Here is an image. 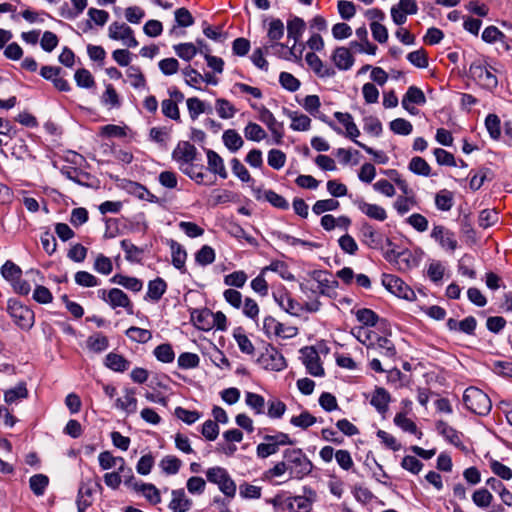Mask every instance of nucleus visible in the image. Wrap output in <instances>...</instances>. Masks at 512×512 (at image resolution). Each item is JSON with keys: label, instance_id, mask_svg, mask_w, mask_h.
Segmentation results:
<instances>
[{"label": "nucleus", "instance_id": "f257e3e1", "mask_svg": "<svg viewBox=\"0 0 512 512\" xmlns=\"http://www.w3.org/2000/svg\"><path fill=\"white\" fill-rule=\"evenodd\" d=\"M287 461L290 478L302 479L312 472L313 464L300 448H288L283 451Z\"/></svg>", "mask_w": 512, "mask_h": 512}, {"label": "nucleus", "instance_id": "f03ea898", "mask_svg": "<svg viewBox=\"0 0 512 512\" xmlns=\"http://www.w3.org/2000/svg\"><path fill=\"white\" fill-rule=\"evenodd\" d=\"M469 76L482 88L492 91L498 85L495 69L484 60H475L469 67Z\"/></svg>", "mask_w": 512, "mask_h": 512}, {"label": "nucleus", "instance_id": "7ed1b4c3", "mask_svg": "<svg viewBox=\"0 0 512 512\" xmlns=\"http://www.w3.org/2000/svg\"><path fill=\"white\" fill-rule=\"evenodd\" d=\"M463 402L468 410L480 416L487 415L492 408L489 396L476 387H468L463 394Z\"/></svg>", "mask_w": 512, "mask_h": 512}, {"label": "nucleus", "instance_id": "20e7f679", "mask_svg": "<svg viewBox=\"0 0 512 512\" xmlns=\"http://www.w3.org/2000/svg\"><path fill=\"white\" fill-rule=\"evenodd\" d=\"M206 478L210 483L217 485L226 497L234 498L237 490L236 483L225 468L215 466L207 469Z\"/></svg>", "mask_w": 512, "mask_h": 512}, {"label": "nucleus", "instance_id": "39448f33", "mask_svg": "<svg viewBox=\"0 0 512 512\" xmlns=\"http://www.w3.org/2000/svg\"><path fill=\"white\" fill-rule=\"evenodd\" d=\"M7 312L14 323L23 330H30L35 321L34 312L17 299H9Z\"/></svg>", "mask_w": 512, "mask_h": 512}, {"label": "nucleus", "instance_id": "423d86ee", "mask_svg": "<svg viewBox=\"0 0 512 512\" xmlns=\"http://www.w3.org/2000/svg\"><path fill=\"white\" fill-rule=\"evenodd\" d=\"M97 489L101 490L102 486L99 477L96 475L81 483L76 501L78 512H85L92 505V495Z\"/></svg>", "mask_w": 512, "mask_h": 512}, {"label": "nucleus", "instance_id": "0eeeda50", "mask_svg": "<svg viewBox=\"0 0 512 512\" xmlns=\"http://www.w3.org/2000/svg\"><path fill=\"white\" fill-rule=\"evenodd\" d=\"M384 287L399 298L413 301L416 298L415 292L398 276L384 274L382 278Z\"/></svg>", "mask_w": 512, "mask_h": 512}, {"label": "nucleus", "instance_id": "6e6552de", "mask_svg": "<svg viewBox=\"0 0 512 512\" xmlns=\"http://www.w3.org/2000/svg\"><path fill=\"white\" fill-rule=\"evenodd\" d=\"M258 362L265 369L272 371H281L286 367L284 356L272 345L266 347L265 352L261 354Z\"/></svg>", "mask_w": 512, "mask_h": 512}, {"label": "nucleus", "instance_id": "1a4fd4ad", "mask_svg": "<svg viewBox=\"0 0 512 512\" xmlns=\"http://www.w3.org/2000/svg\"><path fill=\"white\" fill-rule=\"evenodd\" d=\"M259 120L268 127L273 136L275 144H282L284 137L283 123L277 121L273 113L264 106L259 108Z\"/></svg>", "mask_w": 512, "mask_h": 512}, {"label": "nucleus", "instance_id": "9d476101", "mask_svg": "<svg viewBox=\"0 0 512 512\" xmlns=\"http://www.w3.org/2000/svg\"><path fill=\"white\" fill-rule=\"evenodd\" d=\"M196 147L188 141H180L172 152V159L179 164V168L193 163L197 159Z\"/></svg>", "mask_w": 512, "mask_h": 512}, {"label": "nucleus", "instance_id": "9b49d317", "mask_svg": "<svg viewBox=\"0 0 512 512\" xmlns=\"http://www.w3.org/2000/svg\"><path fill=\"white\" fill-rule=\"evenodd\" d=\"M273 298L281 309L292 316H300L304 311L303 304L292 298L291 294L286 289L274 292Z\"/></svg>", "mask_w": 512, "mask_h": 512}, {"label": "nucleus", "instance_id": "f8f14e48", "mask_svg": "<svg viewBox=\"0 0 512 512\" xmlns=\"http://www.w3.org/2000/svg\"><path fill=\"white\" fill-rule=\"evenodd\" d=\"M431 238L438 242L442 248L450 251L456 250L458 246L454 232L442 225H435L433 227Z\"/></svg>", "mask_w": 512, "mask_h": 512}, {"label": "nucleus", "instance_id": "ddd939ff", "mask_svg": "<svg viewBox=\"0 0 512 512\" xmlns=\"http://www.w3.org/2000/svg\"><path fill=\"white\" fill-rule=\"evenodd\" d=\"M303 363L309 374L318 377L324 375V368L320 363V357L314 347H305L301 349Z\"/></svg>", "mask_w": 512, "mask_h": 512}, {"label": "nucleus", "instance_id": "4468645a", "mask_svg": "<svg viewBox=\"0 0 512 512\" xmlns=\"http://www.w3.org/2000/svg\"><path fill=\"white\" fill-rule=\"evenodd\" d=\"M171 496L172 498L168 504V508L172 512H187L191 509L193 501L188 498L183 488L172 490Z\"/></svg>", "mask_w": 512, "mask_h": 512}, {"label": "nucleus", "instance_id": "2eb2a0df", "mask_svg": "<svg viewBox=\"0 0 512 512\" xmlns=\"http://www.w3.org/2000/svg\"><path fill=\"white\" fill-rule=\"evenodd\" d=\"M355 205L370 219L382 222L385 221L388 217L386 210L377 204H371L363 199H359L355 201Z\"/></svg>", "mask_w": 512, "mask_h": 512}, {"label": "nucleus", "instance_id": "dca6fc26", "mask_svg": "<svg viewBox=\"0 0 512 512\" xmlns=\"http://www.w3.org/2000/svg\"><path fill=\"white\" fill-rule=\"evenodd\" d=\"M401 103L405 110L411 114H414L415 108L410 107V104L423 105L426 103V97L420 88L416 86H410L403 96Z\"/></svg>", "mask_w": 512, "mask_h": 512}, {"label": "nucleus", "instance_id": "f3484780", "mask_svg": "<svg viewBox=\"0 0 512 512\" xmlns=\"http://www.w3.org/2000/svg\"><path fill=\"white\" fill-rule=\"evenodd\" d=\"M107 303L112 308L122 307L126 309L129 314L133 313V304L126 293L121 289L112 288L108 291Z\"/></svg>", "mask_w": 512, "mask_h": 512}, {"label": "nucleus", "instance_id": "a211bd4d", "mask_svg": "<svg viewBox=\"0 0 512 512\" xmlns=\"http://www.w3.org/2000/svg\"><path fill=\"white\" fill-rule=\"evenodd\" d=\"M305 60L309 67L319 77H332L335 75V70L332 67L325 66L322 60L313 52H309L305 56Z\"/></svg>", "mask_w": 512, "mask_h": 512}, {"label": "nucleus", "instance_id": "6ab92c4d", "mask_svg": "<svg viewBox=\"0 0 512 512\" xmlns=\"http://www.w3.org/2000/svg\"><path fill=\"white\" fill-rule=\"evenodd\" d=\"M306 28L305 21L297 16H293L291 19L287 21V33L288 38L294 40V44L292 45L290 52L293 53V49L295 48L296 43L302 37Z\"/></svg>", "mask_w": 512, "mask_h": 512}, {"label": "nucleus", "instance_id": "aec40b11", "mask_svg": "<svg viewBox=\"0 0 512 512\" xmlns=\"http://www.w3.org/2000/svg\"><path fill=\"white\" fill-rule=\"evenodd\" d=\"M327 273L323 271H314L313 278L318 282L317 289H312L313 293L330 296V291L338 287L336 280H329L326 277Z\"/></svg>", "mask_w": 512, "mask_h": 512}, {"label": "nucleus", "instance_id": "412c9836", "mask_svg": "<svg viewBox=\"0 0 512 512\" xmlns=\"http://www.w3.org/2000/svg\"><path fill=\"white\" fill-rule=\"evenodd\" d=\"M361 233L364 237L365 244L373 249H383V238L381 234L377 233L373 226L369 223H363Z\"/></svg>", "mask_w": 512, "mask_h": 512}, {"label": "nucleus", "instance_id": "4be33fe9", "mask_svg": "<svg viewBox=\"0 0 512 512\" xmlns=\"http://www.w3.org/2000/svg\"><path fill=\"white\" fill-rule=\"evenodd\" d=\"M207 164L208 169L214 173L219 175L220 178L226 179L228 177V172L225 168L224 161L222 157L213 150H207Z\"/></svg>", "mask_w": 512, "mask_h": 512}, {"label": "nucleus", "instance_id": "5701e85b", "mask_svg": "<svg viewBox=\"0 0 512 512\" xmlns=\"http://www.w3.org/2000/svg\"><path fill=\"white\" fill-rule=\"evenodd\" d=\"M332 60L336 67L340 70H348L353 66L354 58L350 49L346 47H338L335 49Z\"/></svg>", "mask_w": 512, "mask_h": 512}, {"label": "nucleus", "instance_id": "b1692460", "mask_svg": "<svg viewBox=\"0 0 512 512\" xmlns=\"http://www.w3.org/2000/svg\"><path fill=\"white\" fill-rule=\"evenodd\" d=\"M136 485L134 491L142 494L150 504L157 505L161 502L160 490L155 485L143 482Z\"/></svg>", "mask_w": 512, "mask_h": 512}, {"label": "nucleus", "instance_id": "393cba45", "mask_svg": "<svg viewBox=\"0 0 512 512\" xmlns=\"http://www.w3.org/2000/svg\"><path fill=\"white\" fill-rule=\"evenodd\" d=\"M284 113L291 119V129L294 131H307L311 126V119L305 114H298L283 108Z\"/></svg>", "mask_w": 512, "mask_h": 512}, {"label": "nucleus", "instance_id": "a878e982", "mask_svg": "<svg viewBox=\"0 0 512 512\" xmlns=\"http://www.w3.org/2000/svg\"><path fill=\"white\" fill-rule=\"evenodd\" d=\"M390 402L389 392L382 387H377L372 395L370 404L375 407L379 413H385Z\"/></svg>", "mask_w": 512, "mask_h": 512}, {"label": "nucleus", "instance_id": "bb28decb", "mask_svg": "<svg viewBox=\"0 0 512 512\" xmlns=\"http://www.w3.org/2000/svg\"><path fill=\"white\" fill-rule=\"evenodd\" d=\"M170 248L172 252V264L180 270L182 273L186 272L185 262L187 259V253L182 245L174 240H171Z\"/></svg>", "mask_w": 512, "mask_h": 512}, {"label": "nucleus", "instance_id": "cd10ccee", "mask_svg": "<svg viewBox=\"0 0 512 512\" xmlns=\"http://www.w3.org/2000/svg\"><path fill=\"white\" fill-rule=\"evenodd\" d=\"M105 365L109 369L120 373H123L130 368V362L126 358L113 352L106 355Z\"/></svg>", "mask_w": 512, "mask_h": 512}, {"label": "nucleus", "instance_id": "c85d7f7f", "mask_svg": "<svg viewBox=\"0 0 512 512\" xmlns=\"http://www.w3.org/2000/svg\"><path fill=\"white\" fill-rule=\"evenodd\" d=\"M225 147L232 153L238 151L244 145L241 135L235 129H227L222 135Z\"/></svg>", "mask_w": 512, "mask_h": 512}, {"label": "nucleus", "instance_id": "c756f323", "mask_svg": "<svg viewBox=\"0 0 512 512\" xmlns=\"http://www.w3.org/2000/svg\"><path fill=\"white\" fill-rule=\"evenodd\" d=\"M110 281L133 292H139L143 287V283L140 279L122 274H115Z\"/></svg>", "mask_w": 512, "mask_h": 512}, {"label": "nucleus", "instance_id": "7c9ffc66", "mask_svg": "<svg viewBox=\"0 0 512 512\" xmlns=\"http://www.w3.org/2000/svg\"><path fill=\"white\" fill-rule=\"evenodd\" d=\"M135 393V389H125L124 397L116 400V407L129 414L135 413L137 411V399L135 398Z\"/></svg>", "mask_w": 512, "mask_h": 512}, {"label": "nucleus", "instance_id": "2f4dec72", "mask_svg": "<svg viewBox=\"0 0 512 512\" xmlns=\"http://www.w3.org/2000/svg\"><path fill=\"white\" fill-rule=\"evenodd\" d=\"M394 424L401 428L404 432L416 435L418 439H421L423 436V433L418 430L415 422L409 419L404 413H397L395 415Z\"/></svg>", "mask_w": 512, "mask_h": 512}, {"label": "nucleus", "instance_id": "473e14b6", "mask_svg": "<svg viewBox=\"0 0 512 512\" xmlns=\"http://www.w3.org/2000/svg\"><path fill=\"white\" fill-rule=\"evenodd\" d=\"M99 465L102 470H109L118 465V462H121L119 467L120 472L124 470L125 459L123 457L113 456L110 451H103L98 456Z\"/></svg>", "mask_w": 512, "mask_h": 512}, {"label": "nucleus", "instance_id": "72a5a7b5", "mask_svg": "<svg viewBox=\"0 0 512 512\" xmlns=\"http://www.w3.org/2000/svg\"><path fill=\"white\" fill-rule=\"evenodd\" d=\"M167 284L166 282L160 278L157 277L156 279L150 281L148 283V291L146 294V298L151 299L152 301H159L163 294L166 292Z\"/></svg>", "mask_w": 512, "mask_h": 512}, {"label": "nucleus", "instance_id": "f704fd0d", "mask_svg": "<svg viewBox=\"0 0 512 512\" xmlns=\"http://www.w3.org/2000/svg\"><path fill=\"white\" fill-rule=\"evenodd\" d=\"M315 498L316 493L312 489H305L303 496H294L296 512H310Z\"/></svg>", "mask_w": 512, "mask_h": 512}, {"label": "nucleus", "instance_id": "c9c22d12", "mask_svg": "<svg viewBox=\"0 0 512 512\" xmlns=\"http://www.w3.org/2000/svg\"><path fill=\"white\" fill-rule=\"evenodd\" d=\"M132 33V28L125 23L113 22L108 28V36L112 40H121L123 42Z\"/></svg>", "mask_w": 512, "mask_h": 512}, {"label": "nucleus", "instance_id": "e433bc0d", "mask_svg": "<svg viewBox=\"0 0 512 512\" xmlns=\"http://www.w3.org/2000/svg\"><path fill=\"white\" fill-rule=\"evenodd\" d=\"M86 345L90 351L101 353L108 348L109 340L102 333H95L87 338Z\"/></svg>", "mask_w": 512, "mask_h": 512}, {"label": "nucleus", "instance_id": "4c0bfd02", "mask_svg": "<svg viewBox=\"0 0 512 512\" xmlns=\"http://www.w3.org/2000/svg\"><path fill=\"white\" fill-rule=\"evenodd\" d=\"M121 248L124 250L125 258L128 261L139 263L142 260L144 250L134 245L130 240H122Z\"/></svg>", "mask_w": 512, "mask_h": 512}, {"label": "nucleus", "instance_id": "58836bf2", "mask_svg": "<svg viewBox=\"0 0 512 512\" xmlns=\"http://www.w3.org/2000/svg\"><path fill=\"white\" fill-rule=\"evenodd\" d=\"M245 403L248 407H250L255 414L261 415L264 414L265 411V399L263 396L254 393V392H246L245 394Z\"/></svg>", "mask_w": 512, "mask_h": 512}, {"label": "nucleus", "instance_id": "ea45409f", "mask_svg": "<svg viewBox=\"0 0 512 512\" xmlns=\"http://www.w3.org/2000/svg\"><path fill=\"white\" fill-rule=\"evenodd\" d=\"M160 468L167 475L177 474L182 466V461L174 455H167L159 463Z\"/></svg>", "mask_w": 512, "mask_h": 512}, {"label": "nucleus", "instance_id": "a19ab883", "mask_svg": "<svg viewBox=\"0 0 512 512\" xmlns=\"http://www.w3.org/2000/svg\"><path fill=\"white\" fill-rule=\"evenodd\" d=\"M372 349L378 351L382 356L392 358L396 355V348L392 341L386 337H379L375 344H372Z\"/></svg>", "mask_w": 512, "mask_h": 512}, {"label": "nucleus", "instance_id": "79ce46f5", "mask_svg": "<svg viewBox=\"0 0 512 512\" xmlns=\"http://www.w3.org/2000/svg\"><path fill=\"white\" fill-rule=\"evenodd\" d=\"M153 354L162 363H172L175 359V353L169 343H163L155 347Z\"/></svg>", "mask_w": 512, "mask_h": 512}, {"label": "nucleus", "instance_id": "37998d69", "mask_svg": "<svg viewBox=\"0 0 512 512\" xmlns=\"http://www.w3.org/2000/svg\"><path fill=\"white\" fill-rule=\"evenodd\" d=\"M267 271L276 272L285 280L294 279L293 274L289 271L288 266L284 261L276 260L271 262L269 266H266L261 270V274H265Z\"/></svg>", "mask_w": 512, "mask_h": 512}, {"label": "nucleus", "instance_id": "c03bdc74", "mask_svg": "<svg viewBox=\"0 0 512 512\" xmlns=\"http://www.w3.org/2000/svg\"><path fill=\"white\" fill-rule=\"evenodd\" d=\"M244 136L250 141L260 142L266 138L267 134L259 124L249 122L244 128Z\"/></svg>", "mask_w": 512, "mask_h": 512}, {"label": "nucleus", "instance_id": "a18cd8bd", "mask_svg": "<svg viewBox=\"0 0 512 512\" xmlns=\"http://www.w3.org/2000/svg\"><path fill=\"white\" fill-rule=\"evenodd\" d=\"M454 203L453 193L443 189L436 194L435 205L441 211H449Z\"/></svg>", "mask_w": 512, "mask_h": 512}, {"label": "nucleus", "instance_id": "49530a36", "mask_svg": "<svg viewBox=\"0 0 512 512\" xmlns=\"http://www.w3.org/2000/svg\"><path fill=\"white\" fill-rule=\"evenodd\" d=\"M48 484L49 478L44 474H36L29 479L30 489L36 496L43 495Z\"/></svg>", "mask_w": 512, "mask_h": 512}, {"label": "nucleus", "instance_id": "de8ad7c7", "mask_svg": "<svg viewBox=\"0 0 512 512\" xmlns=\"http://www.w3.org/2000/svg\"><path fill=\"white\" fill-rule=\"evenodd\" d=\"M472 501L477 507L485 509L491 505L493 495L486 488H480L472 494Z\"/></svg>", "mask_w": 512, "mask_h": 512}, {"label": "nucleus", "instance_id": "09e8293b", "mask_svg": "<svg viewBox=\"0 0 512 512\" xmlns=\"http://www.w3.org/2000/svg\"><path fill=\"white\" fill-rule=\"evenodd\" d=\"M485 127L493 140H498L501 136V121L496 114H488L485 119Z\"/></svg>", "mask_w": 512, "mask_h": 512}, {"label": "nucleus", "instance_id": "8fccbe9b", "mask_svg": "<svg viewBox=\"0 0 512 512\" xmlns=\"http://www.w3.org/2000/svg\"><path fill=\"white\" fill-rule=\"evenodd\" d=\"M215 109L217 114L222 119H230L234 117L236 108L228 100L219 98L215 101Z\"/></svg>", "mask_w": 512, "mask_h": 512}, {"label": "nucleus", "instance_id": "3c124183", "mask_svg": "<svg viewBox=\"0 0 512 512\" xmlns=\"http://www.w3.org/2000/svg\"><path fill=\"white\" fill-rule=\"evenodd\" d=\"M173 49L178 57L186 61H190L198 53V49L193 43H180L174 45Z\"/></svg>", "mask_w": 512, "mask_h": 512}, {"label": "nucleus", "instance_id": "603ef678", "mask_svg": "<svg viewBox=\"0 0 512 512\" xmlns=\"http://www.w3.org/2000/svg\"><path fill=\"white\" fill-rule=\"evenodd\" d=\"M317 421V418L308 411H303L298 416H293L290 419V423L293 426L299 427L304 430L314 425Z\"/></svg>", "mask_w": 512, "mask_h": 512}, {"label": "nucleus", "instance_id": "864d4df0", "mask_svg": "<svg viewBox=\"0 0 512 512\" xmlns=\"http://www.w3.org/2000/svg\"><path fill=\"white\" fill-rule=\"evenodd\" d=\"M28 396V391L24 383H19L16 387L9 389L4 394L5 402L12 404L19 399H24Z\"/></svg>", "mask_w": 512, "mask_h": 512}, {"label": "nucleus", "instance_id": "5fc2aeb1", "mask_svg": "<svg viewBox=\"0 0 512 512\" xmlns=\"http://www.w3.org/2000/svg\"><path fill=\"white\" fill-rule=\"evenodd\" d=\"M436 429L437 431L445 437L450 443L452 444H458L460 442V438L458 436L457 431L448 425L445 421H438L436 423Z\"/></svg>", "mask_w": 512, "mask_h": 512}, {"label": "nucleus", "instance_id": "6e6d98bb", "mask_svg": "<svg viewBox=\"0 0 512 512\" xmlns=\"http://www.w3.org/2000/svg\"><path fill=\"white\" fill-rule=\"evenodd\" d=\"M187 108L190 118L194 121L200 114L207 112L205 103L197 97L188 98Z\"/></svg>", "mask_w": 512, "mask_h": 512}, {"label": "nucleus", "instance_id": "4d7b16f0", "mask_svg": "<svg viewBox=\"0 0 512 512\" xmlns=\"http://www.w3.org/2000/svg\"><path fill=\"white\" fill-rule=\"evenodd\" d=\"M126 335L132 341L138 343H146L152 338L151 331L139 327L132 326L126 330Z\"/></svg>", "mask_w": 512, "mask_h": 512}, {"label": "nucleus", "instance_id": "13d9d810", "mask_svg": "<svg viewBox=\"0 0 512 512\" xmlns=\"http://www.w3.org/2000/svg\"><path fill=\"white\" fill-rule=\"evenodd\" d=\"M161 110L165 117L170 118L176 122L181 121L180 110L178 104H176L175 101L164 99L161 102Z\"/></svg>", "mask_w": 512, "mask_h": 512}, {"label": "nucleus", "instance_id": "bf43d9fd", "mask_svg": "<svg viewBox=\"0 0 512 512\" xmlns=\"http://www.w3.org/2000/svg\"><path fill=\"white\" fill-rule=\"evenodd\" d=\"M339 206H340V203L338 200H335L332 198L323 199V200H318L314 203V205L312 207V211L316 215H321L327 211L337 210L339 208Z\"/></svg>", "mask_w": 512, "mask_h": 512}, {"label": "nucleus", "instance_id": "052dcab7", "mask_svg": "<svg viewBox=\"0 0 512 512\" xmlns=\"http://www.w3.org/2000/svg\"><path fill=\"white\" fill-rule=\"evenodd\" d=\"M127 77L130 81V84L134 88H144L146 86V79L141 69L137 66H130L127 69Z\"/></svg>", "mask_w": 512, "mask_h": 512}, {"label": "nucleus", "instance_id": "680f3d73", "mask_svg": "<svg viewBox=\"0 0 512 512\" xmlns=\"http://www.w3.org/2000/svg\"><path fill=\"white\" fill-rule=\"evenodd\" d=\"M195 261L201 266H207L215 261V251L211 246L204 245L195 254Z\"/></svg>", "mask_w": 512, "mask_h": 512}, {"label": "nucleus", "instance_id": "e2e57ef3", "mask_svg": "<svg viewBox=\"0 0 512 512\" xmlns=\"http://www.w3.org/2000/svg\"><path fill=\"white\" fill-rule=\"evenodd\" d=\"M390 130L398 135H409L413 130L411 122L404 118H396L389 124Z\"/></svg>", "mask_w": 512, "mask_h": 512}, {"label": "nucleus", "instance_id": "0e129e2a", "mask_svg": "<svg viewBox=\"0 0 512 512\" xmlns=\"http://www.w3.org/2000/svg\"><path fill=\"white\" fill-rule=\"evenodd\" d=\"M409 170L417 175L429 176L431 168L422 157H413L409 163Z\"/></svg>", "mask_w": 512, "mask_h": 512}, {"label": "nucleus", "instance_id": "69168bd1", "mask_svg": "<svg viewBox=\"0 0 512 512\" xmlns=\"http://www.w3.org/2000/svg\"><path fill=\"white\" fill-rule=\"evenodd\" d=\"M1 274L6 280L14 282L21 277L22 270L14 262L8 260L3 264Z\"/></svg>", "mask_w": 512, "mask_h": 512}, {"label": "nucleus", "instance_id": "338daca9", "mask_svg": "<svg viewBox=\"0 0 512 512\" xmlns=\"http://www.w3.org/2000/svg\"><path fill=\"white\" fill-rule=\"evenodd\" d=\"M264 199L268 201L273 207L287 210L289 208L288 201L281 196L280 194L276 193L273 190H266L263 193Z\"/></svg>", "mask_w": 512, "mask_h": 512}, {"label": "nucleus", "instance_id": "774afa93", "mask_svg": "<svg viewBox=\"0 0 512 512\" xmlns=\"http://www.w3.org/2000/svg\"><path fill=\"white\" fill-rule=\"evenodd\" d=\"M499 220V214L494 209H484L480 212L478 222L482 228H488Z\"/></svg>", "mask_w": 512, "mask_h": 512}]
</instances>
